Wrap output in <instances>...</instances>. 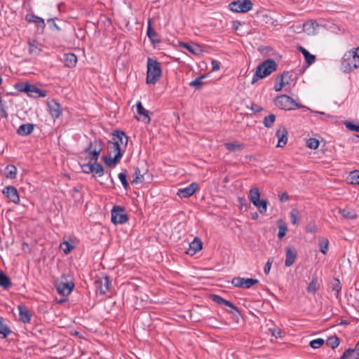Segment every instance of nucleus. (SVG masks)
Returning <instances> with one entry per match:
<instances>
[{"label":"nucleus","instance_id":"1","mask_svg":"<svg viewBox=\"0 0 359 359\" xmlns=\"http://www.w3.org/2000/svg\"><path fill=\"white\" fill-rule=\"evenodd\" d=\"M111 135L112 140L107 142L109 156H102V161L109 168L115 167L120 162L128 143V137L122 130H114Z\"/></svg>","mask_w":359,"mask_h":359},{"label":"nucleus","instance_id":"2","mask_svg":"<svg viewBox=\"0 0 359 359\" xmlns=\"http://www.w3.org/2000/svg\"><path fill=\"white\" fill-rule=\"evenodd\" d=\"M359 67V47L346 52L341 62V69L346 73L351 72Z\"/></svg>","mask_w":359,"mask_h":359},{"label":"nucleus","instance_id":"3","mask_svg":"<svg viewBox=\"0 0 359 359\" xmlns=\"http://www.w3.org/2000/svg\"><path fill=\"white\" fill-rule=\"evenodd\" d=\"M277 68L276 62L272 59H267L259 64L252 76V84H255L259 79H264L275 72Z\"/></svg>","mask_w":359,"mask_h":359},{"label":"nucleus","instance_id":"4","mask_svg":"<svg viewBox=\"0 0 359 359\" xmlns=\"http://www.w3.org/2000/svg\"><path fill=\"white\" fill-rule=\"evenodd\" d=\"M146 82L147 84H155L162 74L161 64L155 59L148 57Z\"/></svg>","mask_w":359,"mask_h":359},{"label":"nucleus","instance_id":"5","mask_svg":"<svg viewBox=\"0 0 359 359\" xmlns=\"http://www.w3.org/2000/svg\"><path fill=\"white\" fill-rule=\"evenodd\" d=\"M14 88L19 92L27 93L29 97H45L47 95L46 90L39 89L35 85H32L29 83H17L15 84Z\"/></svg>","mask_w":359,"mask_h":359},{"label":"nucleus","instance_id":"6","mask_svg":"<svg viewBox=\"0 0 359 359\" xmlns=\"http://www.w3.org/2000/svg\"><path fill=\"white\" fill-rule=\"evenodd\" d=\"M275 105L279 109L284 110H293L300 108L301 105L297 104L292 97L286 95L278 96L275 100Z\"/></svg>","mask_w":359,"mask_h":359},{"label":"nucleus","instance_id":"7","mask_svg":"<svg viewBox=\"0 0 359 359\" xmlns=\"http://www.w3.org/2000/svg\"><path fill=\"white\" fill-rule=\"evenodd\" d=\"M111 222L114 224H126L128 221V216L123 207L114 205L111 211Z\"/></svg>","mask_w":359,"mask_h":359},{"label":"nucleus","instance_id":"8","mask_svg":"<svg viewBox=\"0 0 359 359\" xmlns=\"http://www.w3.org/2000/svg\"><path fill=\"white\" fill-rule=\"evenodd\" d=\"M252 6L250 0H237L230 3L229 8L236 13H247L252 8Z\"/></svg>","mask_w":359,"mask_h":359},{"label":"nucleus","instance_id":"9","mask_svg":"<svg viewBox=\"0 0 359 359\" xmlns=\"http://www.w3.org/2000/svg\"><path fill=\"white\" fill-rule=\"evenodd\" d=\"M102 150L100 141L95 140V142H90L88 148L84 150V152L88 154L87 158H91V160L97 161L99 156Z\"/></svg>","mask_w":359,"mask_h":359},{"label":"nucleus","instance_id":"10","mask_svg":"<svg viewBox=\"0 0 359 359\" xmlns=\"http://www.w3.org/2000/svg\"><path fill=\"white\" fill-rule=\"evenodd\" d=\"M111 282L109 278L107 276H102L99 277L95 281V286L96 288V292L100 294H104L109 289Z\"/></svg>","mask_w":359,"mask_h":359},{"label":"nucleus","instance_id":"11","mask_svg":"<svg viewBox=\"0 0 359 359\" xmlns=\"http://www.w3.org/2000/svg\"><path fill=\"white\" fill-rule=\"evenodd\" d=\"M259 280L254 278H244L241 277H235L232 279L231 283L236 287H242L248 289L253 285L257 284Z\"/></svg>","mask_w":359,"mask_h":359},{"label":"nucleus","instance_id":"12","mask_svg":"<svg viewBox=\"0 0 359 359\" xmlns=\"http://www.w3.org/2000/svg\"><path fill=\"white\" fill-rule=\"evenodd\" d=\"M74 287V283L72 281H60L56 283L55 288L57 292L62 296H68Z\"/></svg>","mask_w":359,"mask_h":359},{"label":"nucleus","instance_id":"13","mask_svg":"<svg viewBox=\"0 0 359 359\" xmlns=\"http://www.w3.org/2000/svg\"><path fill=\"white\" fill-rule=\"evenodd\" d=\"M290 79V72H285L283 74L278 75L276 79L274 89L276 91H280L286 85L289 84Z\"/></svg>","mask_w":359,"mask_h":359},{"label":"nucleus","instance_id":"14","mask_svg":"<svg viewBox=\"0 0 359 359\" xmlns=\"http://www.w3.org/2000/svg\"><path fill=\"white\" fill-rule=\"evenodd\" d=\"M2 193L13 203L18 204L20 203V197L18 191L13 186L6 187Z\"/></svg>","mask_w":359,"mask_h":359},{"label":"nucleus","instance_id":"15","mask_svg":"<svg viewBox=\"0 0 359 359\" xmlns=\"http://www.w3.org/2000/svg\"><path fill=\"white\" fill-rule=\"evenodd\" d=\"M47 105L48 112L53 118L55 119L60 116L62 113L61 106L55 100L48 101Z\"/></svg>","mask_w":359,"mask_h":359},{"label":"nucleus","instance_id":"16","mask_svg":"<svg viewBox=\"0 0 359 359\" xmlns=\"http://www.w3.org/2000/svg\"><path fill=\"white\" fill-rule=\"evenodd\" d=\"M198 184L196 182H192L188 187L180 189L177 191V195L180 198H188L192 196L197 190Z\"/></svg>","mask_w":359,"mask_h":359},{"label":"nucleus","instance_id":"17","mask_svg":"<svg viewBox=\"0 0 359 359\" xmlns=\"http://www.w3.org/2000/svg\"><path fill=\"white\" fill-rule=\"evenodd\" d=\"M297 257V252L295 249L291 248L290 247L286 248L285 249V266H291L295 262Z\"/></svg>","mask_w":359,"mask_h":359},{"label":"nucleus","instance_id":"18","mask_svg":"<svg viewBox=\"0 0 359 359\" xmlns=\"http://www.w3.org/2000/svg\"><path fill=\"white\" fill-rule=\"evenodd\" d=\"M276 136L278 139L277 147H283L287 142V130L285 127L280 128L276 130Z\"/></svg>","mask_w":359,"mask_h":359},{"label":"nucleus","instance_id":"19","mask_svg":"<svg viewBox=\"0 0 359 359\" xmlns=\"http://www.w3.org/2000/svg\"><path fill=\"white\" fill-rule=\"evenodd\" d=\"M29 53L34 55H39L42 50V45L36 39L28 41Z\"/></svg>","mask_w":359,"mask_h":359},{"label":"nucleus","instance_id":"20","mask_svg":"<svg viewBox=\"0 0 359 359\" xmlns=\"http://www.w3.org/2000/svg\"><path fill=\"white\" fill-rule=\"evenodd\" d=\"M18 308L19 310L20 320L24 323H29L31 320L32 315L28 309L22 305H19Z\"/></svg>","mask_w":359,"mask_h":359},{"label":"nucleus","instance_id":"21","mask_svg":"<svg viewBox=\"0 0 359 359\" xmlns=\"http://www.w3.org/2000/svg\"><path fill=\"white\" fill-rule=\"evenodd\" d=\"M35 125L33 123H24L20 126L17 129V134L20 136H27L30 135L34 130Z\"/></svg>","mask_w":359,"mask_h":359},{"label":"nucleus","instance_id":"22","mask_svg":"<svg viewBox=\"0 0 359 359\" xmlns=\"http://www.w3.org/2000/svg\"><path fill=\"white\" fill-rule=\"evenodd\" d=\"M203 248V243L201 240L196 237L194 241L189 243V248L188 250L187 253L193 255L196 254L197 252L200 251Z\"/></svg>","mask_w":359,"mask_h":359},{"label":"nucleus","instance_id":"23","mask_svg":"<svg viewBox=\"0 0 359 359\" xmlns=\"http://www.w3.org/2000/svg\"><path fill=\"white\" fill-rule=\"evenodd\" d=\"M147 36L152 43H158L161 40L157 32L151 27V20L149 19L147 25Z\"/></svg>","mask_w":359,"mask_h":359},{"label":"nucleus","instance_id":"24","mask_svg":"<svg viewBox=\"0 0 359 359\" xmlns=\"http://www.w3.org/2000/svg\"><path fill=\"white\" fill-rule=\"evenodd\" d=\"M339 213L346 219H355L358 217L355 210L352 208H339Z\"/></svg>","mask_w":359,"mask_h":359},{"label":"nucleus","instance_id":"25","mask_svg":"<svg viewBox=\"0 0 359 359\" xmlns=\"http://www.w3.org/2000/svg\"><path fill=\"white\" fill-rule=\"evenodd\" d=\"M64 62L66 67H74L77 62V57L75 54L69 53L64 55Z\"/></svg>","mask_w":359,"mask_h":359},{"label":"nucleus","instance_id":"26","mask_svg":"<svg viewBox=\"0 0 359 359\" xmlns=\"http://www.w3.org/2000/svg\"><path fill=\"white\" fill-rule=\"evenodd\" d=\"M224 147L228 151L231 152L241 151L245 148L244 144L241 143L238 141L232 142H226L224 143Z\"/></svg>","mask_w":359,"mask_h":359},{"label":"nucleus","instance_id":"27","mask_svg":"<svg viewBox=\"0 0 359 359\" xmlns=\"http://www.w3.org/2000/svg\"><path fill=\"white\" fill-rule=\"evenodd\" d=\"M136 107L137 114L144 116V118H142V121L145 123H149L151 121V118L149 116V111L144 108L142 102L140 101L137 102V103L136 104Z\"/></svg>","mask_w":359,"mask_h":359},{"label":"nucleus","instance_id":"28","mask_svg":"<svg viewBox=\"0 0 359 359\" xmlns=\"http://www.w3.org/2000/svg\"><path fill=\"white\" fill-rule=\"evenodd\" d=\"M318 27V24L316 21L309 20L303 24V30L309 34H313Z\"/></svg>","mask_w":359,"mask_h":359},{"label":"nucleus","instance_id":"29","mask_svg":"<svg viewBox=\"0 0 359 359\" xmlns=\"http://www.w3.org/2000/svg\"><path fill=\"white\" fill-rule=\"evenodd\" d=\"M248 198L253 205H257V203L260 199V192L257 188H252L249 191Z\"/></svg>","mask_w":359,"mask_h":359},{"label":"nucleus","instance_id":"30","mask_svg":"<svg viewBox=\"0 0 359 359\" xmlns=\"http://www.w3.org/2000/svg\"><path fill=\"white\" fill-rule=\"evenodd\" d=\"M298 50L304 55L305 60L309 65H311L315 62L316 56L311 54L306 48L299 46Z\"/></svg>","mask_w":359,"mask_h":359},{"label":"nucleus","instance_id":"31","mask_svg":"<svg viewBox=\"0 0 359 359\" xmlns=\"http://www.w3.org/2000/svg\"><path fill=\"white\" fill-rule=\"evenodd\" d=\"M17 168L14 165H8L4 169V175L6 178L15 179L16 177Z\"/></svg>","mask_w":359,"mask_h":359},{"label":"nucleus","instance_id":"32","mask_svg":"<svg viewBox=\"0 0 359 359\" xmlns=\"http://www.w3.org/2000/svg\"><path fill=\"white\" fill-rule=\"evenodd\" d=\"M224 306L228 307L229 309H227L226 311L229 313H231L236 318L238 319L241 313L237 306H236L229 301H227L226 305Z\"/></svg>","mask_w":359,"mask_h":359},{"label":"nucleus","instance_id":"33","mask_svg":"<svg viewBox=\"0 0 359 359\" xmlns=\"http://www.w3.org/2000/svg\"><path fill=\"white\" fill-rule=\"evenodd\" d=\"M91 173H93L94 175H97L98 177L102 176L104 175L103 165L101 163L93 161Z\"/></svg>","mask_w":359,"mask_h":359},{"label":"nucleus","instance_id":"34","mask_svg":"<svg viewBox=\"0 0 359 359\" xmlns=\"http://www.w3.org/2000/svg\"><path fill=\"white\" fill-rule=\"evenodd\" d=\"M144 180V174L142 173L139 167L135 168L132 184L142 183Z\"/></svg>","mask_w":359,"mask_h":359},{"label":"nucleus","instance_id":"35","mask_svg":"<svg viewBox=\"0 0 359 359\" xmlns=\"http://www.w3.org/2000/svg\"><path fill=\"white\" fill-rule=\"evenodd\" d=\"M11 332L8 325L4 323L3 318H0V338L7 337Z\"/></svg>","mask_w":359,"mask_h":359},{"label":"nucleus","instance_id":"36","mask_svg":"<svg viewBox=\"0 0 359 359\" xmlns=\"http://www.w3.org/2000/svg\"><path fill=\"white\" fill-rule=\"evenodd\" d=\"M12 285L11 279L4 273H0V286L8 289Z\"/></svg>","mask_w":359,"mask_h":359},{"label":"nucleus","instance_id":"37","mask_svg":"<svg viewBox=\"0 0 359 359\" xmlns=\"http://www.w3.org/2000/svg\"><path fill=\"white\" fill-rule=\"evenodd\" d=\"M318 247L320 251L323 254L326 255L328 251V247H329V241L326 238H321L318 243Z\"/></svg>","mask_w":359,"mask_h":359},{"label":"nucleus","instance_id":"38","mask_svg":"<svg viewBox=\"0 0 359 359\" xmlns=\"http://www.w3.org/2000/svg\"><path fill=\"white\" fill-rule=\"evenodd\" d=\"M206 76L205 75H202L199 77H197L196 79H195L194 80H193L192 81H191L189 83V86L191 87H193L196 90H199L202 88L203 85V82L202 81V79L205 78Z\"/></svg>","mask_w":359,"mask_h":359},{"label":"nucleus","instance_id":"39","mask_svg":"<svg viewBox=\"0 0 359 359\" xmlns=\"http://www.w3.org/2000/svg\"><path fill=\"white\" fill-rule=\"evenodd\" d=\"M339 339L337 336H331L327 339L326 344L327 346L334 349L339 346Z\"/></svg>","mask_w":359,"mask_h":359},{"label":"nucleus","instance_id":"40","mask_svg":"<svg viewBox=\"0 0 359 359\" xmlns=\"http://www.w3.org/2000/svg\"><path fill=\"white\" fill-rule=\"evenodd\" d=\"M267 204H268V201L266 200L259 199V201L257 203V205H254L258 208V210L261 214H263L266 212Z\"/></svg>","mask_w":359,"mask_h":359},{"label":"nucleus","instance_id":"41","mask_svg":"<svg viewBox=\"0 0 359 359\" xmlns=\"http://www.w3.org/2000/svg\"><path fill=\"white\" fill-rule=\"evenodd\" d=\"M356 352L351 348H349L344 352L339 359H355Z\"/></svg>","mask_w":359,"mask_h":359},{"label":"nucleus","instance_id":"42","mask_svg":"<svg viewBox=\"0 0 359 359\" xmlns=\"http://www.w3.org/2000/svg\"><path fill=\"white\" fill-rule=\"evenodd\" d=\"M275 120L276 116L274 114H270L264 117L263 123L265 127L271 128L274 123Z\"/></svg>","mask_w":359,"mask_h":359},{"label":"nucleus","instance_id":"43","mask_svg":"<svg viewBox=\"0 0 359 359\" xmlns=\"http://www.w3.org/2000/svg\"><path fill=\"white\" fill-rule=\"evenodd\" d=\"M210 299L215 303H217L218 305L224 306L226 305V302L228 300L224 299L219 295L212 294L210 295Z\"/></svg>","mask_w":359,"mask_h":359},{"label":"nucleus","instance_id":"44","mask_svg":"<svg viewBox=\"0 0 359 359\" xmlns=\"http://www.w3.org/2000/svg\"><path fill=\"white\" fill-rule=\"evenodd\" d=\"M318 278L313 277L307 287V292L309 293H315L317 290Z\"/></svg>","mask_w":359,"mask_h":359},{"label":"nucleus","instance_id":"45","mask_svg":"<svg viewBox=\"0 0 359 359\" xmlns=\"http://www.w3.org/2000/svg\"><path fill=\"white\" fill-rule=\"evenodd\" d=\"M349 180L351 184H359V170L351 171L349 174Z\"/></svg>","mask_w":359,"mask_h":359},{"label":"nucleus","instance_id":"46","mask_svg":"<svg viewBox=\"0 0 359 359\" xmlns=\"http://www.w3.org/2000/svg\"><path fill=\"white\" fill-rule=\"evenodd\" d=\"M332 289L333 291L336 292V297H338L339 294L341 290V283L339 279H334L333 282L332 283Z\"/></svg>","mask_w":359,"mask_h":359},{"label":"nucleus","instance_id":"47","mask_svg":"<svg viewBox=\"0 0 359 359\" xmlns=\"http://www.w3.org/2000/svg\"><path fill=\"white\" fill-rule=\"evenodd\" d=\"M118 178H119V180H120L123 187H124V189L126 190H128L129 189L130 186H129V183L127 181V179H126V177H127L126 172H120L118 174Z\"/></svg>","mask_w":359,"mask_h":359},{"label":"nucleus","instance_id":"48","mask_svg":"<svg viewBox=\"0 0 359 359\" xmlns=\"http://www.w3.org/2000/svg\"><path fill=\"white\" fill-rule=\"evenodd\" d=\"M88 162L86 163H83L81 165L82 170L85 173L89 174L91 173L92 168H93V160H91V158H88Z\"/></svg>","mask_w":359,"mask_h":359},{"label":"nucleus","instance_id":"49","mask_svg":"<svg viewBox=\"0 0 359 359\" xmlns=\"http://www.w3.org/2000/svg\"><path fill=\"white\" fill-rule=\"evenodd\" d=\"M7 107L6 105V102L2 100H0V114H1V117L2 118H6L8 116V112H7Z\"/></svg>","mask_w":359,"mask_h":359},{"label":"nucleus","instance_id":"50","mask_svg":"<svg viewBox=\"0 0 359 359\" xmlns=\"http://www.w3.org/2000/svg\"><path fill=\"white\" fill-rule=\"evenodd\" d=\"M306 146L312 149H316L319 146V141L316 138H309L307 140Z\"/></svg>","mask_w":359,"mask_h":359},{"label":"nucleus","instance_id":"51","mask_svg":"<svg viewBox=\"0 0 359 359\" xmlns=\"http://www.w3.org/2000/svg\"><path fill=\"white\" fill-rule=\"evenodd\" d=\"M344 125L346 128L351 131L359 132V124H355L353 122L346 121Z\"/></svg>","mask_w":359,"mask_h":359},{"label":"nucleus","instance_id":"52","mask_svg":"<svg viewBox=\"0 0 359 359\" xmlns=\"http://www.w3.org/2000/svg\"><path fill=\"white\" fill-rule=\"evenodd\" d=\"M324 342L325 341L323 339L318 338L311 341L309 344L313 348H318L323 345Z\"/></svg>","mask_w":359,"mask_h":359},{"label":"nucleus","instance_id":"53","mask_svg":"<svg viewBox=\"0 0 359 359\" xmlns=\"http://www.w3.org/2000/svg\"><path fill=\"white\" fill-rule=\"evenodd\" d=\"M290 216L292 224H296L298 219V211L297 210L292 209L290 212Z\"/></svg>","mask_w":359,"mask_h":359},{"label":"nucleus","instance_id":"54","mask_svg":"<svg viewBox=\"0 0 359 359\" xmlns=\"http://www.w3.org/2000/svg\"><path fill=\"white\" fill-rule=\"evenodd\" d=\"M27 20L29 22H34L36 23L41 24L43 27L45 26L44 20L38 16L32 15L31 18H28V17L27 16Z\"/></svg>","mask_w":359,"mask_h":359},{"label":"nucleus","instance_id":"55","mask_svg":"<svg viewBox=\"0 0 359 359\" xmlns=\"http://www.w3.org/2000/svg\"><path fill=\"white\" fill-rule=\"evenodd\" d=\"M273 262V258H269L268 259L267 262L266 263L264 268V271L266 274L269 273Z\"/></svg>","mask_w":359,"mask_h":359},{"label":"nucleus","instance_id":"56","mask_svg":"<svg viewBox=\"0 0 359 359\" xmlns=\"http://www.w3.org/2000/svg\"><path fill=\"white\" fill-rule=\"evenodd\" d=\"M287 230V227L285 226H279L278 237L279 238H283L285 236V234H286Z\"/></svg>","mask_w":359,"mask_h":359},{"label":"nucleus","instance_id":"57","mask_svg":"<svg viewBox=\"0 0 359 359\" xmlns=\"http://www.w3.org/2000/svg\"><path fill=\"white\" fill-rule=\"evenodd\" d=\"M62 245H65V248L63 249V252L65 253V254H68L71 252V250L73 249V245H72L71 244H69L67 241H65L63 242V243Z\"/></svg>","mask_w":359,"mask_h":359},{"label":"nucleus","instance_id":"58","mask_svg":"<svg viewBox=\"0 0 359 359\" xmlns=\"http://www.w3.org/2000/svg\"><path fill=\"white\" fill-rule=\"evenodd\" d=\"M282 331L279 328H275L272 331V336L275 337L276 339L278 337H281Z\"/></svg>","mask_w":359,"mask_h":359},{"label":"nucleus","instance_id":"59","mask_svg":"<svg viewBox=\"0 0 359 359\" xmlns=\"http://www.w3.org/2000/svg\"><path fill=\"white\" fill-rule=\"evenodd\" d=\"M278 197L281 202H285L289 200V196L286 192L279 194Z\"/></svg>","mask_w":359,"mask_h":359},{"label":"nucleus","instance_id":"60","mask_svg":"<svg viewBox=\"0 0 359 359\" xmlns=\"http://www.w3.org/2000/svg\"><path fill=\"white\" fill-rule=\"evenodd\" d=\"M251 109L254 112H259L262 110V108L260 106H259L258 104H257L255 103H252L251 105Z\"/></svg>","mask_w":359,"mask_h":359},{"label":"nucleus","instance_id":"61","mask_svg":"<svg viewBox=\"0 0 359 359\" xmlns=\"http://www.w3.org/2000/svg\"><path fill=\"white\" fill-rule=\"evenodd\" d=\"M211 64H212L213 71H217L219 69L220 67H219V62L218 61L212 60Z\"/></svg>","mask_w":359,"mask_h":359},{"label":"nucleus","instance_id":"62","mask_svg":"<svg viewBox=\"0 0 359 359\" xmlns=\"http://www.w3.org/2000/svg\"><path fill=\"white\" fill-rule=\"evenodd\" d=\"M355 352V359H359V341L355 345V347L353 348Z\"/></svg>","mask_w":359,"mask_h":359},{"label":"nucleus","instance_id":"63","mask_svg":"<svg viewBox=\"0 0 359 359\" xmlns=\"http://www.w3.org/2000/svg\"><path fill=\"white\" fill-rule=\"evenodd\" d=\"M182 46L184 47L186 49H187L190 52L194 53V49H193V48H192V46L191 45H189L187 43H182Z\"/></svg>","mask_w":359,"mask_h":359},{"label":"nucleus","instance_id":"64","mask_svg":"<svg viewBox=\"0 0 359 359\" xmlns=\"http://www.w3.org/2000/svg\"><path fill=\"white\" fill-rule=\"evenodd\" d=\"M241 25V22L238 20H235L233 22V27L236 30H237Z\"/></svg>","mask_w":359,"mask_h":359}]
</instances>
